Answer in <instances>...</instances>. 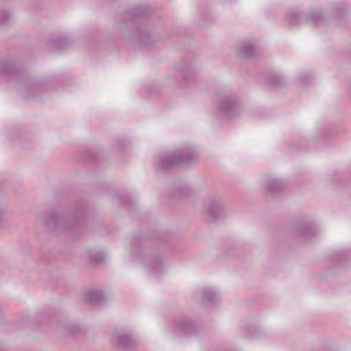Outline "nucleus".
<instances>
[{
	"mask_svg": "<svg viewBox=\"0 0 351 351\" xmlns=\"http://www.w3.org/2000/svg\"><path fill=\"white\" fill-rule=\"evenodd\" d=\"M216 105V114L221 119L230 120L238 117L241 107L230 94H219Z\"/></svg>",
	"mask_w": 351,
	"mask_h": 351,
	"instance_id": "1",
	"label": "nucleus"
},
{
	"mask_svg": "<svg viewBox=\"0 0 351 351\" xmlns=\"http://www.w3.org/2000/svg\"><path fill=\"white\" fill-rule=\"evenodd\" d=\"M205 210L213 220H217L226 216V207L219 197H213L205 204Z\"/></svg>",
	"mask_w": 351,
	"mask_h": 351,
	"instance_id": "2",
	"label": "nucleus"
},
{
	"mask_svg": "<svg viewBox=\"0 0 351 351\" xmlns=\"http://www.w3.org/2000/svg\"><path fill=\"white\" fill-rule=\"evenodd\" d=\"M285 186L286 183L282 180L274 179L268 182L266 189L269 193H277L282 191Z\"/></svg>",
	"mask_w": 351,
	"mask_h": 351,
	"instance_id": "3",
	"label": "nucleus"
},
{
	"mask_svg": "<svg viewBox=\"0 0 351 351\" xmlns=\"http://www.w3.org/2000/svg\"><path fill=\"white\" fill-rule=\"evenodd\" d=\"M254 46L250 43H245L239 47L237 55L240 58H245L252 57L254 55Z\"/></svg>",
	"mask_w": 351,
	"mask_h": 351,
	"instance_id": "4",
	"label": "nucleus"
},
{
	"mask_svg": "<svg viewBox=\"0 0 351 351\" xmlns=\"http://www.w3.org/2000/svg\"><path fill=\"white\" fill-rule=\"evenodd\" d=\"M203 301L205 303L213 304L219 299V294L213 289H206L203 291Z\"/></svg>",
	"mask_w": 351,
	"mask_h": 351,
	"instance_id": "5",
	"label": "nucleus"
},
{
	"mask_svg": "<svg viewBox=\"0 0 351 351\" xmlns=\"http://www.w3.org/2000/svg\"><path fill=\"white\" fill-rule=\"evenodd\" d=\"M323 20V15L319 11H313L308 14L306 21L308 23L317 24Z\"/></svg>",
	"mask_w": 351,
	"mask_h": 351,
	"instance_id": "6",
	"label": "nucleus"
},
{
	"mask_svg": "<svg viewBox=\"0 0 351 351\" xmlns=\"http://www.w3.org/2000/svg\"><path fill=\"white\" fill-rule=\"evenodd\" d=\"M298 13L296 11L289 12L286 17V19L291 23V25L297 24L298 20Z\"/></svg>",
	"mask_w": 351,
	"mask_h": 351,
	"instance_id": "7",
	"label": "nucleus"
},
{
	"mask_svg": "<svg viewBox=\"0 0 351 351\" xmlns=\"http://www.w3.org/2000/svg\"><path fill=\"white\" fill-rule=\"evenodd\" d=\"M280 82H281V78L277 75L271 77L268 80V83L272 86H277V85L280 84Z\"/></svg>",
	"mask_w": 351,
	"mask_h": 351,
	"instance_id": "8",
	"label": "nucleus"
},
{
	"mask_svg": "<svg viewBox=\"0 0 351 351\" xmlns=\"http://www.w3.org/2000/svg\"><path fill=\"white\" fill-rule=\"evenodd\" d=\"M309 230H305V232H304V234H306L307 232H308Z\"/></svg>",
	"mask_w": 351,
	"mask_h": 351,
	"instance_id": "9",
	"label": "nucleus"
}]
</instances>
